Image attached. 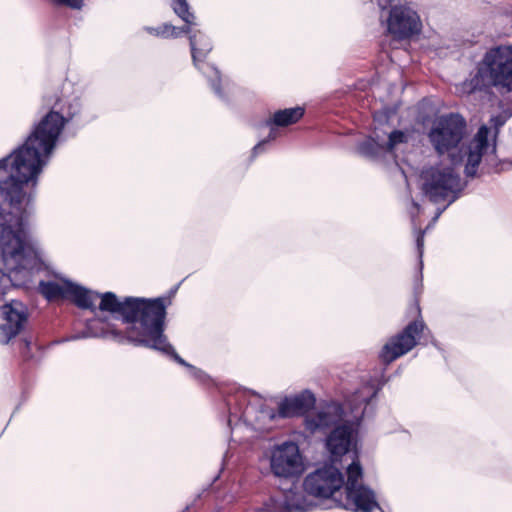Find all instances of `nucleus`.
<instances>
[{
	"label": "nucleus",
	"instance_id": "7ed1b4c3",
	"mask_svg": "<svg viewBox=\"0 0 512 512\" xmlns=\"http://www.w3.org/2000/svg\"><path fill=\"white\" fill-rule=\"evenodd\" d=\"M309 473L303 488L309 495L330 498L343 485L345 496L338 505L352 512H384L379 506L376 493L363 483V469L355 452L339 457Z\"/></svg>",
	"mask_w": 512,
	"mask_h": 512
},
{
	"label": "nucleus",
	"instance_id": "dca6fc26",
	"mask_svg": "<svg viewBox=\"0 0 512 512\" xmlns=\"http://www.w3.org/2000/svg\"><path fill=\"white\" fill-rule=\"evenodd\" d=\"M304 115V108L297 106L293 108H286L278 110L272 114V116L266 120L265 125H275L278 127H285L298 122Z\"/></svg>",
	"mask_w": 512,
	"mask_h": 512
},
{
	"label": "nucleus",
	"instance_id": "6ab92c4d",
	"mask_svg": "<svg viewBox=\"0 0 512 512\" xmlns=\"http://www.w3.org/2000/svg\"><path fill=\"white\" fill-rule=\"evenodd\" d=\"M171 7L174 13L185 23L195 24L196 16L191 11L190 5L187 0H173Z\"/></svg>",
	"mask_w": 512,
	"mask_h": 512
},
{
	"label": "nucleus",
	"instance_id": "4be33fe9",
	"mask_svg": "<svg viewBox=\"0 0 512 512\" xmlns=\"http://www.w3.org/2000/svg\"><path fill=\"white\" fill-rule=\"evenodd\" d=\"M447 206H448V204L444 208L437 210L436 215L433 218V222L437 221V219L440 217V215L443 213V211L446 209Z\"/></svg>",
	"mask_w": 512,
	"mask_h": 512
},
{
	"label": "nucleus",
	"instance_id": "2eb2a0df",
	"mask_svg": "<svg viewBox=\"0 0 512 512\" xmlns=\"http://www.w3.org/2000/svg\"><path fill=\"white\" fill-rule=\"evenodd\" d=\"M0 343L8 344L25 327L28 320L27 307L20 301H11L0 307Z\"/></svg>",
	"mask_w": 512,
	"mask_h": 512
},
{
	"label": "nucleus",
	"instance_id": "f03ea898",
	"mask_svg": "<svg viewBox=\"0 0 512 512\" xmlns=\"http://www.w3.org/2000/svg\"><path fill=\"white\" fill-rule=\"evenodd\" d=\"M91 292L92 304L83 308L95 311V303L100 300L98 310L110 313V317L87 321L85 329L73 335L71 340L103 338L118 343L127 340L136 346L162 348L166 309L171 302L168 297L120 299L113 292Z\"/></svg>",
	"mask_w": 512,
	"mask_h": 512
},
{
	"label": "nucleus",
	"instance_id": "ddd939ff",
	"mask_svg": "<svg viewBox=\"0 0 512 512\" xmlns=\"http://www.w3.org/2000/svg\"><path fill=\"white\" fill-rule=\"evenodd\" d=\"M410 137L409 131L394 130L387 133L375 128L373 135L359 144L358 151L365 157L377 159L393 153L400 145L408 143Z\"/></svg>",
	"mask_w": 512,
	"mask_h": 512
},
{
	"label": "nucleus",
	"instance_id": "423d86ee",
	"mask_svg": "<svg viewBox=\"0 0 512 512\" xmlns=\"http://www.w3.org/2000/svg\"><path fill=\"white\" fill-rule=\"evenodd\" d=\"M254 395L246 391H238L233 396L228 397L226 404L228 406L229 418L228 425L233 430L238 427L242 421L245 425L253 427H262L265 419L273 420L277 416L280 418H291L305 414L315 404V397L309 390H304L296 395L285 397L278 403V410L251 403Z\"/></svg>",
	"mask_w": 512,
	"mask_h": 512
},
{
	"label": "nucleus",
	"instance_id": "39448f33",
	"mask_svg": "<svg viewBox=\"0 0 512 512\" xmlns=\"http://www.w3.org/2000/svg\"><path fill=\"white\" fill-rule=\"evenodd\" d=\"M375 395L372 386H364L346 401L345 406L329 402L305 416L304 426L310 433L330 431L326 447L333 461L349 454L356 427Z\"/></svg>",
	"mask_w": 512,
	"mask_h": 512
},
{
	"label": "nucleus",
	"instance_id": "0eeeda50",
	"mask_svg": "<svg viewBox=\"0 0 512 512\" xmlns=\"http://www.w3.org/2000/svg\"><path fill=\"white\" fill-rule=\"evenodd\" d=\"M490 86L512 91V46L501 45L488 50L471 79L462 84L464 93Z\"/></svg>",
	"mask_w": 512,
	"mask_h": 512
},
{
	"label": "nucleus",
	"instance_id": "aec40b11",
	"mask_svg": "<svg viewBox=\"0 0 512 512\" xmlns=\"http://www.w3.org/2000/svg\"><path fill=\"white\" fill-rule=\"evenodd\" d=\"M268 127L270 129L268 136L254 146V148L252 150L253 156H257V155L261 154L265 150V147L268 145V143L270 141L275 140L278 137V135H279V132L277 129L278 126L271 125Z\"/></svg>",
	"mask_w": 512,
	"mask_h": 512
},
{
	"label": "nucleus",
	"instance_id": "5701e85b",
	"mask_svg": "<svg viewBox=\"0 0 512 512\" xmlns=\"http://www.w3.org/2000/svg\"><path fill=\"white\" fill-rule=\"evenodd\" d=\"M412 206H413V209H414L416 212H418V211H419L420 206H419V204H418L417 202L412 201Z\"/></svg>",
	"mask_w": 512,
	"mask_h": 512
},
{
	"label": "nucleus",
	"instance_id": "1a4fd4ad",
	"mask_svg": "<svg viewBox=\"0 0 512 512\" xmlns=\"http://www.w3.org/2000/svg\"><path fill=\"white\" fill-rule=\"evenodd\" d=\"M466 133V122L458 114L442 115L437 118L428 134L429 140L438 154L456 148Z\"/></svg>",
	"mask_w": 512,
	"mask_h": 512
},
{
	"label": "nucleus",
	"instance_id": "9d476101",
	"mask_svg": "<svg viewBox=\"0 0 512 512\" xmlns=\"http://www.w3.org/2000/svg\"><path fill=\"white\" fill-rule=\"evenodd\" d=\"M188 34L192 60L195 67L208 79L215 95L225 100V85L223 84L220 72L216 67L205 61L207 55L212 50L211 40L200 30L191 29V33Z\"/></svg>",
	"mask_w": 512,
	"mask_h": 512
},
{
	"label": "nucleus",
	"instance_id": "6e6552de",
	"mask_svg": "<svg viewBox=\"0 0 512 512\" xmlns=\"http://www.w3.org/2000/svg\"><path fill=\"white\" fill-rule=\"evenodd\" d=\"M269 468L275 478L299 479L306 470L305 458L297 443L285 441L274 445L268 452Z\"/></svg>",
	"mask_w": 512,
	"mask_h": 512
},
{
	"label": "nucleus",
	"instance_id": "f3484780",
	"mask_svg": "<svg viewBox=\"0 0 512 512\" xmlns=\"http://www.w3.org/2000/svg\"><path fill=\"white\" fill-rule=\"evenodd\" d=\"M195 24L185 23L182 27H176L170 23H163L157 27L145 26L143 30L150 35L163 39H176L185 33H191V26Z\"/></svg>",
	"mask_w": 512,
	"mask_h": 512
},
{
	"label": "nucleus",
	"instance_id": "f257e3e1",
	"mask_svg": "<svg viewBox=\"0 0 512 512\" xmlns=\"http://www.w3.org/2000/svg\"><path fill=\"white\" fill-rule=\"evenodd\" d=\"M81 107L78 96L58 98L25 142L0 159V258L11 281L30 277L45 264V253L32 237L22 207L24 186L37 185L65 125Z\"/></svg>",
	"mask_w": 512,
	"mask_h": 512
},
{
	"label": "nucleus",
	"instance_id": "9b49d317",
	"mask_svg": "<svg viewBox=\"0 0 512 512\" xmlns=\"http://www.w3.org/2000/svg\"><path fill=\"white\" fill-rule=\"evenodd\" d=\"M38 291L47 300L70 299L78 307H89L92 304L93 294L80 285L55 274L54 280H39Z\"/></svg>",
	"mask_w": 512,
	"mask_h": 512
},
{
	"label": "nucleus",
	"instance_id": "393cba45",
	"mask_svg": "<svg viewBox=\"0 0 512 512\" xmlns=\"http://www.w3.org/2000/svg\"><path fill=\"white\" fill-rule=\"evenodd\" d=\"M228 457V451L226 452V454L224 455V460H226Z\"/></svg>",
	"mask_w": 512,
	"mask_h": 512
},
{
	"label": "nucleus",
	"instance_id": "412c9836",
	"mask_svg": "<svg viewBox=\"0 0 512 512\" xmlns=\"http://www.w3.org/2000/svg\"><path fill=\"white\" fill-rule=\"evenodd\" d=\"M424 233H425V230H423V231L419 230L417 233V237H416V245H417L420 259L422 258V255H423Z\"/></svg>",
	"mask_w": 512,
	"mask_h": 512
},
{
	"label": "nucleus",
	"instance_id": "f8f14e48",
	"mask_svg": "<svg viewBox=\"0 0 512 512\" xmlns=\"http://www.w3.org/2000/svg\"><path fill=\"white\" fill-rule=\"evenodd\" d=\"M425 328V323L422 320L409 323L400 333L391 337L384 344L379 353L381 361L389 364L411 351L416 346Z\"/></svg>",
	"mask_w": 512,
	"mask_h": 512
},
{
	"label": "nucleus",
	"instance_id": "4468645a",
	"mask_svg": "<svg viewBox=\"0 0 512 512\" xmlns=\"http://www.w3.org/2000/svg\"><path fill=\"white\" fill-rule=\"evenodd\" d=\"M303 492L296 486L280 490L270 496L262 505V512H307L312 508Z\"/></svg>",
	"mask_w": 512,
	"mask_h": 512
},
{
	"label": "nucleus",
	"instance_id": "b1692460",
	"mask_svg": "<svg viewBox=\"0 0 512 512\" xmlns=\"http://www.w3.org/2000/svg\"><path fill=\"white\" fill-rule=\"evenodd\" d=\"M410 215H411L412 223H413V225H415V216H416V213H415L414 211H411V212H410Z\"/></svg>",
	"mask_w": 512,
	"mask_h": 512
},
{
	"label": "nucleus",
	"instance_id": "a211bd4d",
	"mask_svg": "<svg viewBox=\"0 0 512 512\" xmlns=\"http://www.w3.org/2000/svg\"><path fill=\"white\" fill-rule=\"evenodd\" d=\"M154 350L160 351L163 354H166L168 356H171L178 364L187 367L189 369V374L198 380L201 383H206L209 379L208 375L202 371L201 369H198L189 363H187L183 358H181L173 348V346L169 343L166 335L164 334V344H162V348H153Z\"/></svg>",
	"mask_w": 512,
	"mask_h": 512
},
{
	"label": "nucleus",
	"instance_id": "20e7f679",
	"mask_svg": "<svg viewBox=\"0 0 512 512\" xmlns=\"http://www.w3.org/2000/svg\"><path fill=\"white\" fill-rule=\"evenodd\" d=\"M489 135L490 129L482 125L473 139L461 147L459 157L451 156L450 165L440 164L422 171L421 190L431 202L447 201L450 205L460 197L467 183L460 177L457 165H464L467 178L476 177L482 158L489 151L496 152L495 141L490 143Z\"/></svg>",
	"mask_w": 512,
	"mask_h": 512
}]
</instances>
